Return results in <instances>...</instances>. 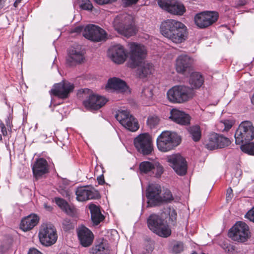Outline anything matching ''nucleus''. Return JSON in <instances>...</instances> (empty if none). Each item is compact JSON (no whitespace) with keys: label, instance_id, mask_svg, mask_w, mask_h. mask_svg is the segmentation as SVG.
Instances as JSON below:
<instances>
[{"label":"nucleus","instance_id":"nucleus-31","mask_svg":"<svg viewBox=\"0 0 254 254\" xmlns=\"http://www.w3.org/2000/svg\"><path fill=\"white\" fill-rule=\"evenodd\" d=\"M91 213V219L94 224L97 225L104 219L100 208L94 204H91L89 206Z\"/></svg>","mask_w":254,"mask_h":254},{"label":"nucleus","instance_id":"nucleus-2","mask_svg":"<svg viewBox=\"0 0 254 254\" xmlns=\"http://www.w3.org/2000/svg\"><path fill=\"white\" fill-rule=\"evenodd\" d=\"M181 142V138L176 132L163 131L157 138V146L162 152H167L177 146Z\"/></svg>","mask_w":254,"mask_h":254},{"label":"nucleus","instance_id":"nucleus-1","mask_svg":"<svg viewBox=\"0 0 254 254\" xmlns=\"http://www.w3.org/2000/svg\"><path fill=\"white\" fill-rule=\"evenodd\" d=\"M194 89L184 85H176L170 89L167 95L168 100L174 103H184L190 99L194 96Z\"/></svg>","mask_w":254,"mask_h":254},{"label":"nucleus","instance_id":"nucleus-38","mask_svg":"<svg viewBox=\"0 0 254 254\" xmlns=\"http://www.w3.org/2000/svg\"><path fill=\"white\" fill-rule=\"evenodd\" d=\"M153 95L152 85H150L148 86L143 87L141 92V96L142 98L149 100L152 98Z\"/></svg>","mask_w":254,"mask_h":254},{"label":"nucleus","instance_id":"nucleus-22","mask_svg":"<svg viewBox=\"0 0 254 254\" xmlns=\"http://www.w3.org/2000/svg\"><path fill=\"white\" fill-rule=\"evenodd\" d=\"M179 21L174 19H167L163 22L160 26V31L165 37L170 39L175 29L180 28Z\"/></svg>","mask_w":254,"mask_h":254},{"label":"nucleus","instance_id":"nucleus-55","mask_svg":"<svg viewBox=\"0 0 254 254\" xmlns=\"http://www.w3.org/2000/svg\"><path fill=\"white\" fill-rule=\"evenodd\" d=\"M97 180L99 184L100 185H103L104 184V179L103 175L100 176L97 178Z\"/></svg>","mask_w":254,"mask_h":254},{"label":"nucleus","instance_id":"nucleus-29","mask_svg":"<svg viewBox=\"0 0 254 254\" xmlns=\"http://www.w3.org/2000/svg\"><path fill=\"white\" fill-rule=\"evenodd\" d=\"M170 118L176 123L181 125H187L190 122V117L188 114L176 109L172 110Z\"/></svg>","mask_w":254,"mask_h":254},{"label":"nucleus","instance_id":"nucleus-54","mask_svg":"<svg viewBox=\"0 0 254 254\" xmlns=\"http://www.w3.org/2000/svg\"><path fill=\"white\" fill-rule=\"evenodd\" d=\"M28 254H42V253L36 249L33 248L29 250Z\"/></svg>","mask_w":254,"mask_h":254},{"label":"nucleus","instance_id":"nucleus-45","mask_svg":"<svg viewBox=\"0 0 254 254\" xmlns=\"http://www.w3.org/2000/svg\"><path fill=\"white\" fill-rule=\"evenodd\" d=\"M169 219L172 221V224L174 225L176 223L177 214L176 211L174 210H170L169 212Z\"/></svg>","mask_w":254,"mask_h":254},{"label":"nucleus","instance_id":"nucleus-44","mask_svg":"<svg viewBox=\"0 0 254 254\" xmlns=\"http://www.w3.org/2000/svg\"><path fill=\"white\" fill-rule=\"evenodd\" d=\"M63 228L64 231H67L71 229H73L74 225L71 222L70 220L69 219H65L63 220Z\"/></svg>","mask_w":254,"mask_h":254},{"label":"nucleus","instance_id":"nucleus-42","mask_svg":"<svg viewBox=\"0 0 254 254\" xmlns=\"http://www.w3.org/2000/svg\"><path fill=\"white\" fill-rule=\"evenodd\" d=\"M160 120L156 116H150L148 118L147 120V124L150 127L152 128L156 127L159 123Z\"/></svg>","mask_w":254,"mask_h":254},{"label":"nucleus","instance_id":"nucleus-16","mask_svg":"<svg viewBox=\"0 0 254 254\" xmlns=\"http://www.w3.org/2000/svg\"><path fill=\"white\" fill-rule=\"evenodd\" d=\"M84 52L81 48L71 47L68 50L66 59V64L69 66H75L84 62Z\"/></svg>","mask_w":254,"mask_h":254},{"label":"nucleus","instance_id":"nucleus-40","mask_svg":"<svg viewBox=\"0 0 254 254\" xmlns=\"http://www.w3.org/2000/svg\"><path fill=\"white\" fill-rule=\"evenodd\" d=\"M184 244L181 242H175L172 244V252L174 254H178L184 251Z\"/></svg>","mask_w":254,"mask_h":254},{"label":"nucleus","instance_id":"nucleus-41","mask_svg":"<svg viewBox=\"0 0 254 254\" xmlns=\"http://www.w3.org/2000/svg\"><path fill=\"white\" fill-rule=\"evenodd\" d=\"M163 167L158 163H154L153 170L152 174H154V176L159 178L163 173Z\"/></svg>","mask_w":254,"mask_h":254},{"label":"nucleus","instance_id":"nucleus-26","mask_svg":"<svg viewBox=\"0 0 254 254\" xmlns=\"http://www.w3.org/2000/svg\"><path fill=\"white\" fill-rule=\"evenodd\" d=\"M180 24V28L175 29L173 32V35H172L170 39L173 42L175 43H181L184 42L187 38V27L183 23L179 21Z\"/></svg>","mask_w":254,"mask_h":254},{"label":"nucleus","instance_id":"nucleus-24","mask_svg":"<svg viewBox=\"0 0 254 254\" xmlns=\"http://www.w3.org/2000/svg\"><path fill=\"white\" fill-rule=\"evenodd\" d=\"M32 171L34 177L37 179L48 173V164L46 160L43 158L37 159L33 165Z\"/></svg>","mask_w":254,"mask_h":254},{"label":"nucleus","instance_id":"nucleus-46","mask_svg":"<svg viewBox=\"0 0 254 254\" xmlns=\"http://www.w3.org/2000/svg\"><path fill=\"white\" fill-rule=\"evenodd\" d=\"M246 217L251 221L254 222V207L247 213Z\"/></svg>","mask_w":254,"mask_h":254},{"label":"nucleus","instance_id":"nucleus-56","mask_svg":"<svg viewBox=\"0 0 254 254\" xmlns=\"http://www.w3.org/2000/svg\"><path fill=\"white\" fill-rule=\"evenodd\" d=\"M248 0H238V5L243 6L247 3Z\"/></svg>","mask_w":254,"mask_h":254},{"label":"nucleus","instance_id":"nucleus-18","mask_svg":"<svg viewBox=\"0 0 254 254\" xmlns=\"http://www.w3.org/2000/svg\"><path fill=\"white\" fill-rule=\"evenodd\" d=\"M168 162L177 174L183 176L186 174L187 162L181 155L177 154L170 156L168 158Z\"/></svg>","mask_w":254,"mask_h":254},{"label":"nucleus","instance_id":"nucleus-3","mask_svg":"<svg viewBox=\"0 0 254 254\" xmlns=\"http://www.w3.org/2000/svg\"><path fill=\"white\" fill-rule=\"evenodd\" d=\"M113 26L119 33L129 37L135 34L132 17L127 14L118 15L113 21Z\"/></svg>","mask_w":254,"mask_h":254},{"label":"nucleus","instance_id":"nucleus-33","mask_svg":"<svg viewBox=\"0 0 254 254\" xmlns=\"http://www.w3.org/2000/svg\"><path fill=\"white\" fill-rule=\"evenodd\" d=\"M204 78L199 73L194 72L191 74L189 83L191 86V88H199L202 86Z\"/></svg>","mask_w":254,"mask_h":254},{"label":"nucleus","instance_id":"nucleus-43","mask_svg":"<svg viewBox=\"0 0 254 254\" xmlns=\"http://www.w3.org/2000/svg\"><path fill=\"white\" fill-rule=\"evenodd\" d=\"M173 200V197L171 191L169 190L166 189L164 190L162 196V202H170Z\"/></svg>","mask_w":254,"mask_h":254},{"label":"nucleus","instance_id":"nucleus-27","mask_svg":"<svg viewBox=\"0 0 254 254\" xmlns=\"http://www.w3.org/2000/svg\"><path fill=\"white\" fill-rule=\"evenodd\" d=\"M39 218L35 214H31L21 220L20 227L23 231H27L33 228L39 222Z\"/></svg>","mask_w":254,"mask_h":254},{"label":"nucleus","instance_id":"nucleus-8","mask_svg":"<svg viewBox=\"0 0 254 254\" xmlns=\"http://www.w3.org/2000/svg\"><path fill=\"white\" fill-rule=\"evenodd\" d=\"M219 13L215 11H204L196 14L194 18L195 24L201 29L212 25L218 20Z\"/></svg>","mask_w":254,"mask_h":254},{"label":"nucleus","instance_id":"nucleus-4","mask_svg":"<svg viewBox=\"0 0 254 254\" xmlns=\"http://www.w3.org/2000/svg\"><path fill=\"white\" fill-rule=\"evenodd\" d=\"M147 223L149 229L159 236L167 238L171 234L167 222L158 215L151 214L147 219Z\"/></svg>","mask_w":254,"mask_h":254},{"label":"nucleus","instance_id":"nucleus-50","mask_svg":"<svg viewBox=\"0 0 254 254\" xmlns=\"http://www.w3.org/2000/svg\"><path fill=\"white\" fill-rule=\"evenodd\" d=\"M222 123L224 125V129L225 130H229L232 127V124L229 121H225Z\"/></svg>","mask_w":254,"mask_h":254},{"label":"nucleus","instance_id":"nucleus-23","mask_svg":"<svg viewBox=\"0 0 254 254\" xmlns=\"http://www.w3.org/2000/svg\"><path fill=\"white\" fill-rule=\"evenodd\" d=\"M191 64L190 56L186 54L181 55L176 60V70L179 73L184 74L190 68Z\"/></svg>","mask_w":254,"mask_h":254},{"label":"nucleus","instance_id":"nucleus-49","mask_svg":"<svg viewBox=\"0 0 254 254\" xmlns=\"http://www.w3.org/2000/svg\"><path fill=\"white\" fill-rule=\"evenodd\" d=\"M60 192L64 197H67L68 198L70 197L71 193L68 190H62Z\"/></svg>","mask_w":254,"mask_h":254},{"label":"nucleus","instance_id":"nucleus-9","mask_svg":"<svg viewBox=\"0 0 254 254\" xmlns=\"http://www.w3.org/2000/svg\"><path fill=\"white\" fill-rule=\"evenodd\" d=\"M38 236L40 243L45 246H52L58 239L56 230L52 225L42 226L39 230Z\"/></svg>","mask_w":254,"mask_h":254},{"label":"nucleus","instance_id":"nucleus-34","mask_svg":"<svg viewBox=\"0 0 254 254\" xmlns=\"http://www.w3.org/2000/svg\"><path fill=\"white\" fill-rule=\"evenodd\" d=\"M192 140L194 142H198L201 137V131L200 127L198 125L192 126L188 129Z\"/></svg>","mask_w":254,"mask_h":254},{"label":"nucleus","instance_id":"nucleus-15","mask_svg":"<svg viewBox=\"0 0 254 254\" xmlns=\"http://www.w3.org/2000/svg\"><path fill=\"white\" fill-rule=\"evenodd\" d=\"M161 188L158 184H150L146 190L148 205L152 207L158 205L162 202Z\"/></svg>","mask_w":254,"mask_h":254},{"label":"nucleus","instance_id":"nucleus-10","mask_svg":"<svg viewBox=\"0 0 254 254\" xmlns=\"http://www.w3.org/2000/svg\"><path fill=\"white\" fill-rule=\"evenodd\" d=\"M250 231L248 226L244 222L239 221L231 228L228 235L234 241L244 242L249 237Z\"/></svg>","mask_w":254,"mask_h":254},{"label":"nucleus","instance_id":"nucleus-59","mask_svg":"<svg viewBox=\"0 0 254 254\" xmlns=\"http://www.w3.org/2000/svg\"><path fill=\"white\" fill-rule=\"evenodd\" d=\"M22 0H16L13 3V6L16 8L18 6V5L19 3L21 2Z\"/></svg>","mask_w":254,"mask_h":254},{"label":"nucleus","instance_id":"nucleus-7","mask_svg":"<svg viewBox=\"0 0 254 254\" xmlns=\"http://www.w3.org/2000/svg\"><path fill=\"white\" fill-rule=\"evenodd\" d=\"M116 119L128 130L136 131L139 127L137 120L127 111L119 110L115 115Z\"/></svg>","mask_w":254,"mask_h":254},{"label":"nucleus","instance_id":"nucleus-63","mask_svg":"<svg viewBox=\"0 0 254 254\" xmlns=\"http://www.w3.org/2000/svg\"><path fill=\"white\" fill-rule=\"evenodd\" d=\"M5 127V125H4L3 123H0V129H1V128L3 129Z\"/></svg>","mask_w":254,"mask_h":254},{"label":"nucleus","instance_id":"nucleus-60","mask_svg":"<svg viewBox=\"0 0 254 254\" xmlns=\"http://www.w3.org/2000/svg\"><path fill=\"white\" fill-rule=\"evenodd\" d=\"M45 208L48 211H52L53 208L51 206H48L47 204H45L44 205Z\"/></svg>","mask_w":254,"mask_h":254},{"label":"nucleus","instance_id":"nucleus-19","mask_svg":"<svg viewBox=\"0 0 254 254\" xmlns=\"http://www.w3.org/2000/svg\"><path fill=\"white\" fill-rule=\"evenodd\" d=\"M158 4L162 9L174 15H182L186 11L184 4L178 1H173L168 4L164 0H158Z\"/></svg>","mask_w":254,"mask_h":254},{"label":"nucleus","instance_id":"nucleus-32","mask_svg":"<svg viewBox=\"0 0 254 254\" xmlns=\"http://www.w3.org/2000/svg\"><path fill=\"white\" fill-rule=\"evenodd\" d=\"M137 67L138 68L136 73L140 78L145 77L151 74L153 69L152 64L144 61Z\"/></svg>","mask_w":254,"mask_h":254},{"label":"nucleus","instance_id":"nucleus-47","mask_svg":"<svg viewBox=\"0 0 254 254\" xmlns=\"http://www.w3.org/2000/svg\"><path fill=\"white\" fill-rule=\"evenodd\" d=\"M138 0H122V2L125 6H128L135 4Z\"/></svg>","mask_w":254,"mask_h":254},{"label":"nucleus","instance_id":"nucleus-39","mask_svg":"<svg viewBox=\"0 0 254 254\" xmlns=\"http://www.w3.org/2000/svg\"><path fill=\"white\" fill-rule=\"evenodd\" d=\"M79 7L83 10H92L93 6L90 0H78Z\"/></svg>","mask_w":254,"mask_h":254},{"label":"nucleus","instance_id":"nucleus-57","mask_svg":"<svg viewBox=\"0 0 254 254\" xmlns=\"http://www.w3.org/2000/svg\"><path fill=\"white\" fill-rule=\"evenodd\" d=\"M1 132L4 136H6L7 134V131L5 127L3 129H1Z\"/></svg>","mask_w":254,"mask_h":254},{"label":"nucleus","instance_id":"nucleus-37","mask_svg":"<svg viewBox=\"0 0 254 254\" xmlns=\"http://www.w3.org/2000/svg\"><path fill=\"white\" fill-rule=\"evenodd\" d=\"M242 150L251 155H254V142H246L244 144H240Z\"/></svg>","mask_w":254,"mask_h":254},{"label":"nucleus","instance_id":"nucleus-48","mask_svg":"<svg viewBox=\"0 0 254 254\" xmlns=\"http://www.w3.org/2000/svg\"><path fill=\"white\" fill-rule=\"evenodd\" d=\"M97 3L100 5H103L109 3H111L116 0H94Z\"/></svg>","mask_w":254,"mask_h":254},{"label":"nucleus","instance_id":"nucleus-61","mask_svg":"<svg viewBox=\"0 0 254 254\" xmlns=\"http://www.w3.org/2000/svg\"><path fill=\"white\" fill-rule=\"evenodd\" d=\"M174 0H164V1L168 3V4H170L171 3L173 2Z\"/></svg>","mask_w":254,"mask_h":254},{"label":"nucleus","instance_id":"nucleus-21","mask_svg":"<svg viewBox=\"0 0 254 254\" xmlns=\"http://www.w3.org/2000/svg\"><path fill=\"white\" fill-rule=\"evenodd\" d=\"M77 233L78 239L82 246L87 247L92 244L94 235L88 228L81 226L77 229Z\"/></svg>","mask_w":254,"mask_h":254},{"label":"nucleus","instance_id":"nucleus-20","mask_svg":"<svg viewBox=\"0 0 254 254\" xmlns=\"http://www.w3.org/2000/svg\"><path fill=\"white\" fill-rule=\"evenodd\" d=\"M109 55L114 62L121 64L126 60L127 55L123 46L117 45L112 46L109 50Z\"/></svg>","mask_w":254,"mask_h":254},{"label":"nucleus","instance_id":"nucleus-6","mask_svg":"<svg viewBox=\"0 0 254 254\" xmlns=\"http://www.w3.org/2000/svg\"><path fill=\"white\" fill-rule=\"evenodd\" d=\"M146 55L147 51L144 46L135 43H130L128 66L134 68L139 66L144 61Z\"/></svg>","mask_w":254,"mask_h":254},{"label":"nucleus","instance_id":"nucleus-28","mask_svg":"<svg viewBox=\"0 0 254 254\" xmlns=\"http://www.w3.org/2000/svg\"><path fill=\"white\" fill-rule=\"evenodd\" d=\"M106 88L113 89L119 93H123L127 89L125 81L117 77H113L108 80Z\"/></svg>","mask_w":254,"mask_h":254},{"label":"nucleus","instance_id":"nucleus-5","mask_svg":"<svg viewBox=\"0 0 254 254\" xmlns=\"http://www.w3.org/2000/svg\"><path fill=\"white\" fill-rule=\"evenodd\" d=\"M234 136L237 144L252 141L254 138V127L252 123L248 121L242 122L236 130Z\"/></svg>","mask_w":254,"mask_h":254},{"label":"nucleus","instance_id":"nucleus-30","mask_svg":"<svg viewBox=\"0 0 254 254\" xmlns=\"http://www.w3.org/2000/svg\"><path fill=\"white\" fill-rule=\"evenodd\" d=\"M56 204L66 214L73 216L76 214V210L74 206L70 205L63 198L56 197L54 198Z\"/></svg>","mask_w":254,"mask_h":254},{"label":"nucleus","instance_id":"nucleus-58","mask_svg":"<svg viewBox=\"0 0 254 254\" xmlns=\"http://www.w3.org/2000/svg\"><path fill=\"white\" fill-rule=\"evenodd\" d=\"M6 1V0H0V9L4 7Z\"/></svg>","mask_w":254,"mask_h":254},{"label":"nucleus","instance_id":"nucleus-25","mask_svg":"<svg viewBox=\"0 0 254 254\" xmlns=\"http://www.w3.org/2000/svg\"><path fill=\"white\" fill-rule=\"evenodd\" d=\"M75 194L76 199L79 201L97 199L100 197V194L97 191L88 190L85 187L78 188L75 191Z\"/></svg>","mask_w":254,"mask_h":254},{"label":"nucleus","instance_id":"nucleus-13","mask_svg":"<svg viewBox=\"0 0 254 254\" xmlns=\"http://www.w3.org/2000/svg\"><path fill=\"white\" fill-rule=\"evenodd\" d=\"M83 36L94 42L104 41L107 39V33L105 31L94 24H88L85 27Z\"/></svg>","mask_w":254,"mask_h":254},{"label":"nucleus","instance_id":"nucleus-11","mask_svg":"<svg viewBox=\"0 0 254 254\" xmlns=\"http://www.w3.org/2000/svg\"><path fill=\"white\" fill-rule=\"evenodd\" d=\"M134 144L138 152L144 155L151 154L153 150L151 137L148 133L139 134L134 138Z\"/></svg>","mask_w":254,"mask_h":254},{"label":"nucleus","instance_id":"nucleus-52","mask_svg":"<svg viewBox=\"0 0 254 254\" xmlns=\"http://www.w3.org/2000/svg\"><path fill=\"white\" fill-rule=\"evenodd\" d=\"M233 194V190L231 188L228 189L227 190L226 194V199L227 200L231 199L232 198Z\"/></svg>","mask_w":254,"mask_h":254},{"label":"nucleus","instance_id":"nucleus-62","mask_svg":"<svg viewBox=\"0 0 254 254\" xmlns=\"http://www.w3.org/2000/svg\"><path fill=\"white\" fill-rule=\"evenodd\" d=\"M251 102L252 103V104L253 105H254V94H253V95L252 96L251 98Z\"/></svg>","mask_w":254,"mask_h":254},{"label":"nucleus","instance_id":"nucleus-17","mask_svg":"<svg viewBox=\"0 0 254 254\" xmlns=\"http://www.w3.org/2000/svg\"><path fill=\"white\" fill-rule=\"evenodd\" d=\"M107 102V99L104 97L92 94L83 101V105L89 110H97L104 106Z\"/></svg>","mask_w":254,"mask_h":254},{"label":"nucleus","instance_id":"nucleus-35","mask_svg":"<svg viewBox=\"0 0 254 254\" xmlns=\"http://www.w3.org/2000/svg\"><path fill=\"white\" fill-rule=\"evenodd\" d=\"M109 250L105 242H102L92 247L90 254H109Z\"/></svg>","mask_w":254,"mask_h":254},{"label":"nucleus","instance_id":"nucleus-53","mask_svg":"<svg viewBox=\"0 0 254 254\" xmlns=\"http://www.w3.org/2000/svg\"><path fill=\"white\" fill-rule=\"evenodd\" d=\"M6 125L7 127V129L8 131H11V128L12 127V124L10 123V119L9 118H7L5 120Z\"/></svg>","mask_w":254,"mask_h":254},{"label":"nucleus","instance_id":"nucleus-51","mask_svg":"<svg viewBox=\"0 0 254 254\" xmlns=\"http://www.w3.org/2000/svg\"><path fill=\"white\" fill-rule=\"evenodd\" d=\"M85 27L83 26H78L75 27L73 30L74 32L77 33H80L81 32H83Z\"/></svg>","mask_w":254,"mask_h":254},{"label":"nucleus","instance_id":"nucleus-12","mask_svg":"<svg viewBox=\"0 0 254 254\" xmlns=\"http://www.w3.org/2000/svg\"><path fill=\"white\" fill-rule=\"evenodd\" d=\"M231 143L229 139L222 134L215 132L210 133L204 142L205 147L212 150L228 146Z\"/></svg>","mask_w":254,"mask_h":254},{"label":"nucleus","instance_id":"nucleus-64","mask_svg":"<svg viewBox=\"0 0 254 254\" xmlns=\"http://www.w3.org/2000/svg\"><path fill=\"white\" fill-rule=\"evenodd\" d=\"M2 140V137L1 135L0 134V141H1Z\"/></svg>","mask_w":254,"mask_h":254},{"label":"nucleus","instance_id":"nucleus-14","mask_svg":"<svg viewBox=\"0 0 254 254\" xmlns=\"http://www.w3.org/2000/svg\"><path fill=\"white\" fill-rule=\"evenodd\" d=\"M74 88L73 84L68 81L63 80L55 84L51 89V92L52 95L64 99L68 97L69 94L73 91Z\"/></svg>","mask_w":254,"mask_h":254},{"label":"nucleus","instance_id":"nucleus-36","mask_svg":"<svg viewBox=\"0 0 254 254\" xmlns=\"http://www.w3.org/2000/svg\"><path fill=\"white\" fill-rule=\"evenodd\" d=\"M154 163L149 161H143L139 164V169L140 174H148L152 172Z\"/></svg>","mask_w":254,"mask_h":254}]
</instances>
